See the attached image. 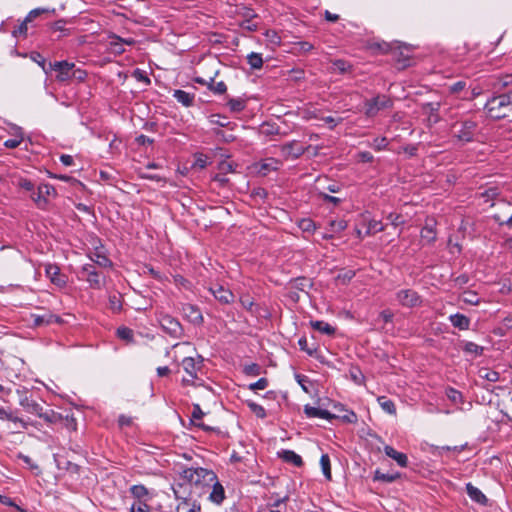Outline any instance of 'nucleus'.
<instances>
[{
    "mask_svg": "<svg viewBox=\"0 0 512 512\" xmlns=\"http://www.w3.org/2000/svg\"><path fill=\"white\" fill-rule=\"evenodd\" d=\"M399 474H389V473H382L380 470H376L373 476L374 481H382L386 483L394 482L396 479L399 478Z\"/></svg>",
    "mask_w": 512,
    "mask_h": 512,
    "instance_id": "nucleus-32",
    "label": "nucleus"
},
{
    "mask_svg": "<svg viewBox=\"0 0 512 512\" xmlns=\"http://www.w3.org/2000/svg\"><path fill=\"white\" fill-rule=\"evenodd\" d=\"M183 485H178L177 488L172 487L176 499L179 501L176 506V512H200V505L196 503L195 496L182 490Z\"/></svg>",
    "mask_w": 512,
    "mask_h": 512,
    "instance_id": "nucleus-5",
    "label": "nucleus"
},
{
    "mask_svg": "<svg viewBox=\"0 0 512 512\" xmlns=\"http://www.w3.org/2000/svg\"><path fill=\"white\" fill-rule=\"evenodd\" d=\"M247 405L258 418L263 419L266 417V411L261 405L252 401L247 402Z\"/></svg>",
    "mask_w": 512,
    "mask_h": 512,
    "instance_id": "nucleus-50",
    "label": "nucleus"
},
{
    "mask_svg": "<svg viewBox=\"0 0 512 512\" xmlns=\"http://www.w3.org/2000/svg\"><path fill=\"white\" fill-rule=\"evenodd\" d=\"M383 230H384V227L381 224V222L376 221V220H371V221H369L366 234H375V233L381 232Z\"/></svg>",
    "mask_w": 512,
    "mask_h": 512,
    "instance_id": "nucleus-53",
    "label": "nucleus"
},
{
    "mask_svg": "<svg viewBox=\"0 0 512 512\" xmlns=\"http://www.w3.org/2000/svg\"><path fill=\"white\" fill-rule=\"evenodd\" d=\"M304 412H305L306 416L309 418L319 417V418L326 419V420H332V419L336 418L335 415L331 414L327 410L312 407L309 405H305Z\"/></svg>",
    "mask_w": 512,
    "mask_h": 512,
    "instance_id": "nucleus-18",
    "label": "nucleus"
},
{
    "mask_svg": "<svg viewBox=\"0 0 512 512\" xmlns=\"http://www.w3.org/2000/svg\"><path fill=\"white\" fill-rule=\"evenodd\" d=\"M0 418L1 419L6 418V419L11 420V421H13L15 423H18V424H20V426L22 428H26V425H27L26 422H24L22 419H19L17 417H13L10 414H7L3 409H0Z\"/></svg>",
    "mask_w": 512,
    "mask_h": 512,
    "instance_id": "nucleus-57",
    "label": "nucleus"
},
{
    "mask_svg": "<svg viewBox=\"0 0 512 512\" xmlns=\"http://www.w3.org/2000/svg\"><path fill=\"white\" fill-rule=\"evenodd\" d=\"M278 456L285 462L292 463L293 465L300 467L303 465L301 456L296 454L292 450H282L278 452Z\"/></svg>",
    "mask_w": 512,
    "mask_h": 512,
    "instance_id": "nucleus-21",
    "label": "nucleus"
},
{
    "mask_svg": "<svg viewBox=\"0 0 512 512\" xmlns=\"http://www.w3.org/2000/svg\"><path fill=\"white\" fill-rule=\"evenodd\" d=\"M333 232H341L346 229L347 222L345 220H336L330 223Z\"/></svg>",
    "mask_w": 512,
    "mask_h": 512,
    "instance_id": "nucleus-58",
    "label": "nucleus"
},
{
    "mask_svg": "<svg viewBox=\"0 0 512 512\" xmlns=\"http://www.w3.org/2000/svg\"><path fill=\"white\" fill-rule=\"evenodd\" d=\"M203 415H204V413L202 412L200 406L198 404H195L193 406L192 419H191L193 424L196 425L197 423L201 422Z\"/></svg>",
    "mask_w": 512,
    "mask_h": 512,
    "instance_id": "nucleus-55",
    "label": "nucleus"
},
{
    "mask_svg": "<svg viewBox=\"0 0 512 512\" xmlns=\"http://www.w3.org/2000/svg\"><path fill=\"white\" fill-rule=\"evenodd\" d=\"M446 396L455 405H459L463 402L462 394L454 388H448L446 390Z\"/></svg>",
    "mask_w": 512,
    "mask_h": 512,
    "instance_id": "nucleus-43",
    "label": "nucleus"
},
{
    "mask_svg": "<svg viewBox=\"0 0 512 512\" xmlns=\"http://www.w3.org/2000/svg\"><path fill=\"white\" fill-rule=\"evenodd\" d=\"M282 154L285 158L297 159L304 154L305 148L297 141H292L282 146Z\"/></svg>",
    "mask_w": 512,
    "mask_h": 512,
    "instance_id": "nucleus-16",
    "label": "nucleus"
},
{
    "mask_svg": "<svg viewBox=\"0 0 512 512\" xmlns=\"http://www.w3.org/2000/svg\"><path fill=\"white\" fill-rule=\"evenodd\" d=\"M54 194L55 189L53 186L49 184H42L38 187V192L32 196V199L38 204V206H42L47 202V198Z\"/></svg>",
    "mask_w": 512,
    "mask_h": 512,
    "instance_id": "nucleus-17",
    "label": "nucleus"
},
{
    "mask_svg": "<svg viewBox=\"0 0 512 512\" xmlns=\"http://www.w3.org/2000/svg\"><path fill=\"white\" fill-rule=\"evenodd\" d=\"M109 303L113 311H119L121 309V301L119 295H111L109 297Z\"/></svg>",
    "mask_w": 512,
    "mask_h": 512,
    "instance_id": "nucleus-60",
    "label": "nucleus"
},
{
    "mask_svg": "<svg viewBox=\"0 0 512 512\" xmlns=\"http://www.w3.org/2000/svg\"><path fill=\"white\" fill-rule=\"evenodd\" d=\"M466 492L468 496L475 502L479 504H486L487 498L486 496L475 486H473L471 483H468L466 485Z\"/></svg>",
    "mask_w": 512,
    "mask_h": 512,
    "instance_id": "nucleus-23",
    "label": "nucleus"
},
{
    "mask_svg": "<svg viewBox=\"0 0 512 512\" xmlns=\"http://www.w3.org/2000/svg\"><path fill=\"white\" fill-rule=\"evenodd\" d=\"M203 366V358L200 355H196V357L191 355L182 364L184 371L188 375V377L183 378V382L192 385H202Z\"/></svg>",
    "mask_w": 512,
    "mask_h": 512,
    "instance_id": "nucleus-4",
    "label": "nucleus"
},
{
    "mask_svg": "<svg viewBox=\"0 0 512 512\" xmlns=\"http://www.w3.org/2000/svg\"><path fill=\"white\" fill-rule=\"evenodd\" d=\"M499 188L496 186L489 187L484 192L481 193V197L485 199V201H493L499 196Z\"/></svg>",
    "mask_w": 512,
    "mask_h": 512,
    "instance_id": "nucleus-46",
    "label": "nucleus"
},
{
    "mask_svg": "<svg viewBox=\"0 0 512 512\" xmlns=\"http://www.w3.org/2000/svg\"><path fill=\"white\" fill-rule=\"evenodd\" d=\"M247 60L252 69H260L263 65L261 54L252 52L247 56Z\"/></svg>",
    "mask_w": 512,
    "mask_h": 512,
    "instance_id": "nucleus-40",
    "label": "nucleus"
},
{
    "mask_svg": "<svg viewBox=\"0 0 512 512\" xmlns=\"http://www.w3.org/2000/svg\"><path fill=\"white\" fill-rule=\"evenodd\" d=\"M392 106V101L382 95V96H376L370 100H366L365 102V114L368 117H374L380 110L389 108Z\"/></svg>",
    "mask_w": 512,
    "mask_h": 512,
    "instance_id": "nucleus-9",
    "label": "nucleus"
},
{
    "mask_svg": "<svg viewBox=\"0 0 512 512\" xmlns=\"http://www.w3.org/2000/svg\"><path fill=\"white\" fill-rule=\"evenodd\" d=\"M173 97L185 107H190L194 102V94H190L183 90H174Z\"/></svg>",
    "mask_w": 512,
    "mask_h": 512,
    "instance_id": "nucleus-25",
    "label": "nucleus"
},
{
    "mask_svg": "<svg viewBox=\"0 0 512 512\" xmlns=\"http://www.w3.org/2000/svg\"><path fill=\"white\" fill-rule=\"evenodd\" d=\"M184 310L192 322L201 323L203 321L202 314L198 308L192 305H188L186 308H184Z\"/></svg>",
    "mask_w": 512,
    "mask_h": 512,
    "instance_id": "nucleus-35",
    "label": "nucleus"
},
{
    "mask_svg": "<svg viewBox=\"0 0 512 512\" xmlns=\"http://www.w3.org/2000/svg\"><path fill=\"white\" fill-rule=\"evenodd\" d=\"M298 226L303 232H308V233H312L316 229L315 223L311 219H308V218L301 219L298 223Z\"/></svg>",
    "mask_w": 512,
    "mask_h": 512,
    "instance_id": "nucleus-49",
    "label": "nucleus"
},
{
    "mask_svg": "<svg viewBox=\"0 0 512 512\" xmlns=\"http://www.w3.org/2000/svg\"><path fill=\"white\" fill-rule=\"evenodd\" d=\"M40 418H43L45 421L49 423H57L62 420V416L53 410H41L40 414H38Z\"/></svg>",
    "mask_w": 512,
    "mask_h": 512,
    "instance_id": "nucleus-36",
    "label": "nucleus"
},
{
    "mask_svg": "<svg viewBox=\"0 0 512 512\" xmlns=\"http://www.w3.org/2000/svg\"><path fill=\"white\" fill-rule=\"evenodd\" d=\"M477 128L476 122L465 120L454 125L455 136L462 142H470L473 140Z\"/></svg>",
    "mask_w": 512,
    "mask_h": 512,
    "instance_id": "nucleus-7",
    "label": "nucleus"
},
{
    "mask_svg": "<svg viewBox=\"0 0 512 512\" xmlns=\"http://www.w3.org/2000/svg\"><path fill=\"white\" fill-rule=\"evenodd\" d=\"M385 454L395 460L397 464L401 467H406L408 464L407 455L401 452L396 451L393 447L386 445L384 447Z\"/></svg>",
    "mask_w": 512,
    "mask_h": 512,
    "instance_id": "nucleus-20",
    "label": "nucleus"
},
{
    "mask_svg": "<svg viewBox=\"0 0 512 512\" xmlns=\"http://www.w3.org/2000/svg\"><path fill=\"white\" fill-rule=\"evenodd\" d=\"M241 26L249 31H255L258 28V24L254 22V19L244 20Z\"/></svg>",
    "mask_w": 512,
    "mask_h": 512,
    "instance_id": "nucleus-64",
    "label": "nucleus"
},
{
    "mask_svg": "<svg viewBox=\"0 0 512 512\" xmlns=\"http://www.w3.org/2000/svg\"><path fill=\"white\" fill-rule=\"evenodd\" d=\"M351 68H352V65L349 62L342 60V59H337L332 62V71L333 72H338L340 74H344V73L349 72L351 70Z\"/></svg>",
    "mask_w": 512,
    "mask_h": 512,
    "instance_id": "nucleus-29",
    "label": "nucleus"
},
{
    "mask_svg": "<svg viewBox=\"0 0 512 512\" xmlns=\"http://www.w3.org/2000/svg\"><path fill=\"white\" fill-rule=\"evenodd\" d=\"M479 376L483 379L490 381V382H497L500 378V375L498 372L490 370L488 368H481L479 370Z\"/></svg>",
    "mask_w": 512,
    "mask_h": 512,
    "instance_id": "nucleus-38",
    "label": "nucleus"
},
{
    "mask_svg": "<svg viewBox=\"0 0 512 512\" xmlns=\"http://www.w3.org/2000/svg\"><path fill=\"white\" fill-rule=\"evenodd\" d=\"M320 465L322 472L327 480L331 479V465L330 459L327 454H323L320 458Z\"/></svg>",
    "mask_w": 512,
    "mask_h": 512,
    "instance_id": "nucleus-39",
    "label": "nucleus"
},
{
    "mask_svg": "<svg viewBox=\"0 0 512 512\" xmlns=\"http://www.w3.org/2000/svg\"><path fill=\"white\" fill-rule=\"evenodd\" d=\"M45 273L54 285L58 287H64L66 285V276L60 273V268L57 265L47 264L45 266Z\"/></svg>",
    "mask_w": 512,
    "mask_h": 512,
    "instance_id": "nucleus-12",
    "label": "nucleus"
},
{
    "mask_svg": "<svg viewBox=\"0 0 512 512\" xmlns=\"http://www.w3.org/2000/svg\"><path fill=\"white\" fill-rule=\"evenodd\" d=\"M19 403L26 412L35 414L37 416L40 414L41 410H43V407L30 396H28L27 392H24L20 396Z\"/></svg>",
    "mask_w": 512,
    "mask_h": 512,
    "instance_id": "nucleus-15",
    "label": "nucleus"
},
{
    "mask_svg": "<svg viewBox=\"0 0 512 512\" xmlns=\"http://www.w3.org/2000/svg\"><path fill=\"white\" fill-rule=\"evenodd\" d=\"M451 324L460 329L468 330L470 326V319L463 314L456 313L449 317Z\"/></svg>",
    "mask_w": 512,
    "mask_h": 512,
    "instance_id": "nucleus-22",
    "label": "nucleus"
},
{
    "mask_svg": "<svg viewBox=\"0 0 512 512\" xmlns=\"http://www.w3.org/2000/svg\"><path fill=\"white\" fill-rule=\"evenodd\" d=\"M228 106L232 112L238 113L244 110L246 103L242 98H233L228 101Z\"/></svg>",
    "mask_w": 512,
    "mask_h": 512,
    "instance_id": "nucleus-42",
    "label": "nucleus"
},
{
    "mask_svg": "<svg viewBox=\"0 0 512 512\" xmlns=\"http://www.w3.org/2000/svg\"><path fill=\"white\" fill-rule=\"evenodd\" d=\"M31 318H32L33 324L35 326H41L43 324H49V323H52V322H60L59 317H57L55 315H52V314H47V315H31Z\"/></svg>",
    "mask_w": 512,
    "mask_h": 512,
    "instance_id": "nucleus-27",
    "label": "nucleus"
},
{
    "mask_svg": "<svg viewBox=\"0 0 512 512\" xmlns=\"http://www.w3.org/2000/svg\"><path fill=\"white\" fill-rule=\"evenodd\" d=\"M209 158L204 154H196L191 168L194 170H203L209 164Z\"/></svg>",
    "mask_w": 512,
    "mask_h": 512,
    "instance_id": "nucleus-31",
    "label": "nucleus"
},
{
    "mask_svg": "<svg viewBox=\"0 0 512 512\" xmlns=\"http://www.w3.org/2000/svg\"><path fill=\"white\" fill-rule=\"evenodd\" d=\"M238 15L242 16L245 20L258 18L253 9L246 6H239L237 8Z\"/></svg>",
    "mask_w": 512,
    "mask_h": 512,
    "instance_id": "nucleus-48",
    "label": "nucleus"
},
{
    "mask_svg": "<svg viewBox=\"0 0 512 512\" xmlns=\"http://www.w3.org/2000/svg\"><path fill=\"white\" fill-rule=\"evenodd\" d=\"M466 85H467L466 81H457V82L451 84L448 87V90L451 94L459 95L462 91L465 90Z\"/></svg>",
    "mask_w": 512,
    "mask_h": 512,
    "instance_id": "nucleus-51",
    "label": "nucleus"
},
{
    "mask_svg": "<svg viewBox=\"0 0 512 512\" xmlns=\"http://www.w3.org/2000/svg\"><path fill=\"white\" fill-rule=\"evenodd\" d=\"M244 372L249 376H258L261 373V367L257 364L247 365L244 368Z\"/></svg>",
    "mask_w": 512,
    "mask_h": 512,
    "instance_id": "nucleus-56",
    "label": "nucleus"
},
{
    "mask_svg": "<svg viewBox=\"0 0 512 512\" xmlns=\"http://www.w3.org/2000/svg\"><path fill=\"white\" fill-rule=\"evenodd\" d=\"M298 345L302 351H305L310 356H313L317 351V349L315 347H310L308 345V341L305 337H301L298 340Z\"/></svg>",
    "mask_w": 512,
    "mask_h": 512,
    "instance_id": "nucleus-52",
    "label": "nucleus"
},
{
    "mask_svg": "<svg viewBox=\"0 0 512 512\" xmlns=\"http://www.w3.org/2000/svg\"><path fill=\"white\" fill-rule=\"evenodd\" d=\"M23 141V133L20 129H17L15 137L8 139L4 142V146L9 149L17 148Z\"/></svg>",
    "mask_w": 512,
    "mask_h": 512,
    "instance_id": "nucleus-41",
    "label": "nucleus"
},
{
    "mask_svg": "<svg viewBox=\"0 0 512 512\" xmlns=\"http://www.w3.org/2000/svg\"><path fill=\"white\" fill-rule=\"evenodd\" d=\"M195 81L200 84H207L208 88L216 94H223L227 90L226 84L223 81L215 83L213 77H210L209 81H206L204 78L197 77Z\"/></svg>",
    "mask_w": 512,
    "mask_h": 512,
    "instance_id": "nucleus-19",
    "label": "nucleus"
},
{
    "mask_svg": "<svg viewBox=\"0 0 512 512\" xmlns=\"http://www.w3.org/2000/svg\"><path fill=\"white\" fill-rule=\"evenodd\" d=\"M463 350L464 352L472 354L476 357L482 355L484 348L482 346L477 345L474 342L466 341L463 344Z\"/></svg>",
    "mask_w": 512,
    "mask_h": 512,
    "instance_id": "nucleus-33",
    "label": "nucleus"
},
{
    "mask_svg": "<svg viewBox=\"0 0 512 512\" xmlns=\"http://www.w3.org/2000/svg\"><path fill=\"white\" fill-rule=\"evenodd\" d=\"M49 67L51 70L57 72L56 79L59 82H68L73 78V69L75 68V64L68 61H56L54 63H50Z\"/></svg>",
    "mask_w": 512,
    "mask_h": 512,
    "instance_id": "nucleus-8",
    "label": "nucleus"
},
{
    "mask_svg": "<svg viewBox=\"0 0 512 512\" xmlns=\"http://www.w3.org/2000/svg\"><path fill=\"white\" fill-rule=\"evenodd\" d=\"M210 292L213 294V296L222 304H229L233 301L234 295L229 290L223 287L222 285H214L210 287Z\"/></svg>",
    "mask_w": 512,
    "mask_h": 512,
    "instance_id": "nucleus-14",
    "label": "nucleus"
},
{
    "mask_svg": "<svg viewBox=\"0 0 512 512\" xmlns=\"http://www.w3.org/2000/svg\"><path fill=\"white\" fill-rule=\"evenodd\" d=\"M295 285L300 290L305 291L306 289H308L312 286V283L310 282L309 279L297 278V279H295Z\"/></svg>",
    "mask_w": 512,
    "mask_h": 512,
    "instance_id": "nucleus-59",
    "label": "nucleus"
},
{
    "mask_svg": "<svg viewBox=\"0 0 512 512\" xmlns=\"http://www.w3.org/2000/svg\"><path fill=\"white\" fill-rule=\"evenodd\" d=\"M421 238L426 240L428 243L433 242L436 239V232L433 227L426 224V226L421 230Z\"/></svg>",
    "mask_w": 512,
    "mask_h": 512,
    "instance_id": "nucleus-45",
    "label": "nucleus"
},
{
    "mask_svg": "<svg viewBox=\"0 0 512 512\" xmlns=\"http://www.w3.org/2000/svg\"><path fill=\"white\" fill-rule=\"evenodd\" d=\"M461 300L470 305H478L480 303V298L474 291H464L461 295Z\"/></svg>",
    "mask_w": 512,
    "mask_h": 512,
    "instance_id": "nucleus-37",
    "label": "nucleus"
},
{
    "mask_svg": "<svg viewBox=\"0 0 512 512\" xmlns=\"http://www.w3.org/2000/svg\"><path fill=\"white\" fill-rule=\"evenodd\" d=\"M58 466H59V468L65 469L71 475H79L80 466L75 463H72L70 461H65L64 463L59 462Z\"/></svg>",
    "mask_w": 512,
    "mask_h": 512,
    "instance_id": "nucleus-47",
    "label": "nucleus"
},
{
    "mask_svg": "<svg viewBox=\"0 0 512 512\" xmlns=\"http://www.w3.org/2000/svg\"><path fill=\"white\" fill-rule=\"evenodd\" d=\"M82 273L86 275V281L90 284L92 288H101L102 280L99 273L95 270L93 264H85L82 267Z\"/></svg>",
    "mask_w": 512,
    "mask_h": 512,
    "instance_id": "nucleus-13",
    "label": "nucleus"
},
{
    "mask_svg": "<svg viewBox=\"0 0 512 512\" xmlns=\"http://www.w3.org/2000/svg\"><path fill=\"white\" fill-rule=\"evenodd\" d=\"M179 474L182 482L178 485H183L182 490L191 496L200 498L207 495V498L215 504H221L225 499L224 488L211 469L192 465L179 471Z\"/></svg>",
    "mask_w": 512,
    "mask_h": 512,
    "instance_id": "nucleus-1",
    "label": "nucleus"
},
{
    "mask_svg": "<svg viewBox=\"0 0 512 512\" xmlns=\"http://www.w3.org/2000/svg\"><path fill=\"white\" fill-rule=\"evenodd\" d=\"M387 144H388V141L385 137L376 138L374 140L373 147L376 150L381 151L387 147Z\"/></svg>",
    "mask_w": 512,
    "mask_h": 512,
    "instance_id": "nucleus-62",
    "label": "nucleus"
},
{
    "mask_svg": "<svg viewBox=\"0 0 512 512\" xmlns=\"http://www.w3.org/2000/svg\"><path fill=\"white\" fill-rule=\"evenodd\" d=\"M357 157L358 160L363 163H369L373 161V155L368 151L359 152Z\"/></svg>",
    "mask_w": 512,
    "mask_h": 512,
    "instance_id": "nucleus-63",
    "label": "nucleus"
},
{
    "mask_svg": "<svg viewBox=\"0 0 512 512\" xmlns=\"http://www.w3.org/2000/svg\"><path fill=\"white\" fill-rule=\"evenodd\" d=\"M440 103H426L423 106L424 113L428 115V121L430 123H437L439 121L438 111Z\"/></svg>",
    "mask_w": 512,
    "mask_h": 512,
    "instance_id": "nucleus-24",
    "label": "nucleus"
},
{
    "mask_svg": "<svg viewBox=\"0 0 512 512\" xmlns=\"http://www.w3.org/2000/svg\"><path fill=\"white\" fill-rule=\"evenodd\" d=\"M397 300L402 306L405 307H416L421 303L420 296L417 294V292L411 289L400 290L397 293Z\"/></svg>",
    "mask_w": 512,
    "mask_h": 512,
    "instance_id": "nucleus-10",
    "label": "nucleus"
},
{
    "mask_svg": "<svg viewBox=\"0 0 512 512\" xmlns=\"http://www.w3.org/2000/svg\"><path fill=\"white\" fill-rule=\"evenodd\" d=\"M268 386V380L266 378H260L258 381L251 383L248 388L252 391L264 390Z\"/></svg>",
    "mask_w": 512,
    "mask_h": 512,
    "instance_id": "nucleus-54",
    "label": "nucleus"
},
{
    "mask_svg": "<svg viewBox=\"0 0 512 512\" xmlns=\"http://www.w3.org/2000/svg\"><path fill=\"white\" fill-rule=\"evenodd\" d=\"M131 493L135 497L141 498V497H143L147 493V490L142 485H134V486L131 487Z\"/></svg>",
    "mask_w": 512,
    "mask_h": 512,
    "instance_id": "nucleus-61",
    "label": "nucleus"
},
{
    "mask_svg": "<svg viewBox=\"0 0 512 512\" xmlns=\"http://www.w3.org/2000/svg\"><path fill=\"white\" fill-rule=\"evenodd\" d=\"M91 261L99 267L107 268L111 266V261L103 254L95 252L90 255Z\"/></svg>",
    "mask_w": 512,
    "mask_h": 512,
    "instance_id": "nucleus-30",
    "label": "nucleus"
},
{
    "mask_svg": "<svg viewBox=\"0 0 512 512\" xmlns=\"http://www.w3.org/2000/svg\"><path fill=\"white\" fill-rule=\"evenodd\" d=\"M162 331L169 334L172 338H178L182 335L180 323L170 316L162 317Z\"/></svg>",
    "mask_w": 512,
    "mask_h": 512,
    "instance_id": "nucleus-11",
    "label": "nucleus"
},
{
    "mask_svg": "<svg viewBox=\"0 0 512 512\" xmlns=\"http://www.w3.org/2000/svg\"><path fill=\"white\" fill-rule=\"evenodd\" d=\"M108 46L112 53L122 54L125 49L124 45L121 43V37L112 34L108 37Z\"/></svg>",
    "mask_w": 512,
    "mask_h": 512,
    "instance_id": "nucleus-26",
    "label": "nucleus"
},
{
    "mask_svg": "<svg viewBox=\"0 0 512 512\" xmlns=\"http://www.w3.org/2000/svg\"><path fill=\"white\" fill-rule=\"evenodd\" d=\"M313 329L326 334L333 335L335 333V328L332 327L329 323L324 321H311L310 322Z\"/></svg>",
    "mask_w": 512,
    "mask_h": 512,
    "instance_id": "nucleus-28",
    "label": "nucleus"
},
{
    "mask_svg": "<svg viewBox=\"0 0 512 512\" xmlns=\"http://www.w3.org/2000/svg\"><path fill=\"white\" fill-rule=\"evenodd\" d=\"M378 403L381 406V408L388 414H391V415L396 414V407L392 400L387 399L386 397L382 396V397L378 398Z\"/></svg>",
    "mask_w": 512,
    "mask_h": 512,
    "instance_id": "nucleus-34",
    "label": "nucleus"
},
{
    "mask_svg": "<svg viewBox=\"0 0 512 512\" xmlns=\"http://www.w3.org/2000/svg\"><path fill=\"white\" fill-rule=\"evenodd\" d=\"M485 110L492 119H502L512 115V91L490 99Z\"/></svg>",
    "mask_w": 512,
    "mask_h": 512,
    "instance_id": "nucleus-3",
    "label": "nucleus"
},
{
    "mask_svg": "<svg viewBox=\"0 0 512 512\" xmlns=\"http://www.w3.org/2000/svg\"><path fill=\"white\" fill-rule=\"evenodd\" d=\"M133 330L128 327H120L117 329V336L128 343L133 342Z\"/></svg>",
    "mask_w": 512,
    "mask_h": 512,
    "instance_id": "nucleus-44",
    "label": "nucleus"
},
{
    "mask_svg": "<svg viewBox=\"0 0 512 512\" xmlns=\"http://www.w3.org/2000/svg\"><path fill=\"white\" fill-rule=\"evenodd\" d=\"M193 353H195V348L189 342L173 344L166 351V357L171 360V366H162V377L178 371L179 365H182Z\"/></svg>",
    "mask_w": 512,
    "mask_h": 512,
    "instance_id": "nucleus-2",
    "label": "nucleus"
},
{
    "mask_svg": "<svg viewBox=\"0 0 512 512\" xmlns=\"http://www.w3.org/2000/svg\"><path fill=\"white\" fill-rule=\"evenodd\" d=\"M386 50L390 52L393 58L401 65L402 68L409 66L411 58L412 46L407 44H385Z\"/></svg>",
    "mask_w": 512,
    "mask_h": 512,
    "instance_id": "nucleus-6",
    "label": "nucleus"
}]
</instances>
